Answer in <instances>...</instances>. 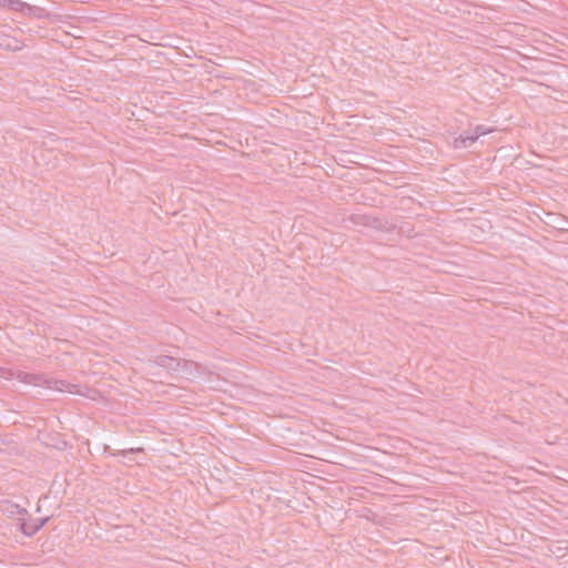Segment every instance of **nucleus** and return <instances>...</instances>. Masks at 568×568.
<instances>
[{"mask_svg":"<svg viewBox=\"0 0 568 568\" xmlns=\"http://www.w3.org/2000/svg\"><path fill=\"white\" fill-rule=\"evenodd\" d=\"M49 520H50V517L28 519V520L24 518H21V519H19L18 527H19V530L23 535H26L28 537H32L40 529H42L48 524Z\"/></svg>","mask_w":568,"mask_h":568,"instance_id":"1","label":"nucleus"},{"mask_svg":"<svg viewBox=\"0 0 568 568\" xmlns=\"http://www.w3.org/2000/svg\"><path fill=\"white\" fill-rule=\"evenodd\" d=\"M19 4L17 12H20L26 17H33L37 19H47L50 17V13L44 8L32 6L21 0Z\"/></svg>","mask_w":568,"mask_h":568,"instance_id":"2","label":"nucleus"},{"mask_svg":"<svg viewBox=\"0 0 568 568\" xmlns=\"http://www.w3.org/2000/svg\"><path fill=\"white\" fill-rule=\"evenodd\" d=\"M45 386L50 389L59 390V392H68L72 394L79 393L78 385L71 384L63 379L57 378H45Z\"/></svg>","mask_w":568,"mask_h":568,"instance_id":"3","label":"nucleus"},{"mask_svg":"<svg viewBox=\"0 0 568 568\" xmlns=\"http://www.w3.org/2000/svg\"><path fill=\"white\" fill-rule=\"evenodd\" d=\"M154 364L168 371L178 372L182 362L181 359L169 355H159L154 358Z\"/></svg>","mask_w":568,"mask_h":568,"instance_id":"4","label":"nucleus"},{"mask_svg":"<svg viewBox=\"0 0 568 568\" xmlns=\"http://www.w3.org/2000/svg\"><path fill=\"white\" fill-rule=\"evenodd\" d=\"M477 141V135L474 132L465 131L455 139V148H467Z\"/></svg>","mask_w":568,"mask_h":568,"instance_id":"5","label":"nucleus"},{"mask_svg":"<svg viewBox=\"0 0 568 568\" xmlns=\"http://www.w3.org/2000/svg\"><path fill=\"white\" fill-rule=\"evenodd\" d=\"M22 374V377L21 381H23L24 383H28V384H34V385H40V384H45V378L44 376L42 375H36V374H30V373H21Z\"/></svg>","mask_w":568,"mask_h":568,"instance_id":"6","label":"nucleus"},{"mask_svg":"<svg viewBox=\"0 0 568 568\" xmlns=\"http://www.w3.org/2000/svg\"><path fill=\"white\" fill-rule=\"evenodd\" d=\"M368 227H372L377 231H389V226H388L387 222L383 221L379 217L372 216V215L368 221Z\"/></svg>","mask_w":568,"mask_h":568,"instance_id":"7","label":"nucleus"},{"mask_svg":"<svg viewBox=\"0 0 568 568\" xmlns=\"http://www.w3.org/2000/svg\"><path fill=\"white\" fill-rule=\"evenodd\" d=\"M369 217L368 214H352L349 221L355 225L368 226Z\"/></svg>","mask_w":568,"mask_h":568,"instance_id":"8","label":"nucleus"},{"mask_svg":"<svg viewBox=\"0 0 568 568\" xmlns=\"http://www.w3.org/2000/svg\"><path fill=\"white\" fill-rule=\"evenodd\" d=\"M20 0H0V7L17 11Z\"/></svg>","mask_w":568,"mask_h":568,"instance_id":"9","label":"nucleus"},{"mask_svg":"<svg viewBox=\"0 0 568 568\" xmlns=\"http://www.w3.org/2000/svg\"><path fill=\"white\" fill-rule=\"evenodd\" d=\"M10 508L16 509V515H21V516L28 515V510L23 507H20L17 504H11Z\"/></svg>","mask_w":568,"mask_h":568,"instance_id":"10","label":"nucleus"},{"mask_svg":"<svg viewBox=\"0 0 568 568\" xmlns=\"http://www.w3.org/2000/svg\"><path fill=\"white\" fill-rule=\"evenodd\" d=\"M489 130L485 129L484 125H477L474 130V134L477 135V139L480 136V135H484L486 133H488Z\"/></svg>","mask_w":568,"mask_h":568,"instance_id":"11","label":"nucleus"},{"mask_svg":"<svg viewBox=\"0 0 568 568\" xmlns=\"http://www.w3.org/2000/svg\"><path fill=\"white\" fill-rule=\"evenodd\" d=\"M142 450L141 448H130V449H122V450H119V453L116 455H121V456H126L128 454H134L136 452H140Z\"/></svg>","mask_w":568,"mask_h":568,"instance_id":"12","label":"nucleus"},{"mask_svg":"<svg viewBox=\"0 0 568 568\" xmlns=\"http://www.w3.org/2000/svg\"><path fill=\"white\" fill-rule=\"evenodd\" d=\"M7 511H8V514H9L10 516L16 515V509H13V508H8V509H7Z\"/></svg>","mask_w":568,"mask_h":568,"instance_id":"13","label":"nucleus"}]
</instances>
